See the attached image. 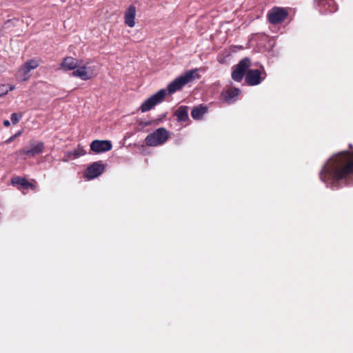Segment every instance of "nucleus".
I'll use <instances>...</instances> for the list:
<instances>
[{"label": "nucleus", "mask_w": 353, "mask_h": 353, "mask_svg": "<svg viewBox=\"0 0 353 353\" xmlns=\"http://www.w3.org/2000/svg\"><path fill=\"white\" fill-rule=\"evenodd\" d=\"M352 175L353 154L345 151L333 155L320 173L321 179L327 183H332Z\"/></svg>", "instance_id": "obj_1"}, {"label": "nucleus", "mask_w": 353, "mask_h": 353, "mask_svg": "<svg viewBox=\"0 0 353 353\" xmlns=\"http://www.w3.org/2000/svg\"><path fill=\"white\" fill-rule=\"evenodd\" d=\"M169 138V132L163 128H159L152 133L149 134L145 139L147 145L155 147L163 144Z\"/></svg>", "instance_id": "obj_2"}, {"label": "nucleus", "mask_w": 353, "mask_h": 353, "mask_svg": "<svg viewBox=\"0 0 353 353\" xmlns=\"http://www.w3.org/2000/svg\"><path fill=\"white\" fill-rule=\"evenodd\" d=\"M196 70H190L185 72L184 74L174 79L168 85V91L170 94H172L181 90L185 85L195 79Z\"/></svg>", "instance_id": "obj_3"}, {"label": "nucleus", "mask_w": 353, "mask_h": 353, "mask_svg": "<svg viewBox=\"0 0 353 353\" xmlns=\"http://www.w3.org/2000/svg\"><path fill=\"white\" fill-rule=\"evenodd\" d=\"M167 94V90L162 89L158 91L154 94L145 100L141 107L140 110L142 112H148L152 110L155 105L161 103Z\"/></svg>", "instance_id": "obj_4"}, {"label": "nucleus", "mask_w": 353, "mask_h": 353, "mask_svg": "<svg viewBox=\"0 0 353 353\" xmlns=\"http://www.w3.org/2000/svg\"><path fill=\"white\" fill-rule=\"evenodd\" d=\"M40 64V61L38 59H31L26 61L20 68L17 70V76L20 81H26L30 78V72L37 68Z\"/></svg>", "instance_id": "obj_5"}, {"label": "nucleus", "mask_w": 353, "mask_h": 353, "mask_svg": "<svg viewBox=\"0 0 353 353\" xmlns=\"http://www.w3.org/2000/svg\"><path fill=\"white\" fill-rule=\"evenodd\" d=\"M250 66V61L248 58L241 60L237 65L233 67L232 78L236 81H241L246 70Z\"/></svg>", "instance_id": "obj_6"}, {"label": "nucleus", "mask_w": 353, "mask_h": 353, "mask_svg": "<svg viewBox=\"0 0 353 353\" xmlns=\"http://www.w3.org/2000/svg\"><path fill=\"white\" fill-rule=\"evenodd\" d=\"M288 11L283 8L274 7L268 13V19L272 24H278L288 17Z\"/></svg>", "instance_id": "obj_7"}, {"label": "nucleus", "mask_w": 353, "mask_h": 353, "mask_svg": "<svg viewBox=\"0 0 353 353\" xmlns=\"http://www.w3.org/2000/svg\"><path fill=\"white\" fill-rule=\"evenodd\" d=\"M265 73L261 72L259 70H250L247 72L245 81L250 85L259 84L265 79Z\"/></svg>", "instance_id": "obj_8"}, {"label": "nucleus", "mask_w": 353, "mask_h": 353, "mask_svg": "<svg viewBox=\"0 0 353 353\" xmlns=\"http://www.w3.org/2000/svg\"><path fill=\"white\" fill-rule=\"evenodd\" d=\"M112 145L110 141L94 140L90 144V149L96 153H101L109 151Z\"/></svg>", "instance_id": "obj_9"}, {"label": "nucleus", "mask_w": 353, "mask_h": 353, "mask_svg": "<svg viewBox=\"0 0 353 353\" xmlns=\"http://www.w3.org/2000/svg\"><path fill=\"white\" fill-rule=\"evenodd\" d=\"M30 146V149L23 148L17 152V153L21 155L25 154L28 157H34L42 153L44 148V144L42 142L32 143Z\"/></svg>", "instance_id": "obj_10"}, {"label": "nucleus", "mask_w": 353, "mask_h": 353, "mask_svg": "<svg viewBox=\"0 0 353 353\" xmlns=\"http://www.w3.org/2000/svg\"><path fill=\"white\" fill-rule=\"evenodd\" d=\"M103 170V165L100 163L95 162L87 168L85 175L88 179H92L101 175Z\"/></svg>", "instance_id": "obj_11"}, {"label": "nucleus", "mask_w": 353, "mask_h": 353, "mask_svg": "<svg viewBox=\"0 0 353 353\" xmlns=\"http://www.w3.org/2000/svg\"><path fill=\"white\" fill-rule=\"evenodd\" d=\"M79 68L74 70L72 75L74 77H79L82 80H88L94 76L93 70L90 67L78 66Z\"/></svg>", "instance_id": "obj_12"}, {"label": "nucleus", "mask_w": 353, "mask_h": 353, "mask_svg": "<svg viewBox=\"0 0 353 353\" xmlns=\"http://www.w3.org/2000/svg\"><path fill=\"white\" fill-rule=\"evenodd\" d=\"M136 8L134 6H130L125 12V24L133 28L135 26Z\"/></svg>", "instance_id": "obj_13"}, {"label": "nucleus", "mask_w": 353, "mask_h": 353, "mask_svg": "<svg viewBox=\"0 0 353 353\" xmlns=\"http://www.w3.org/2000/svg\"><path fill=\"white\" fill-rule=\"evenodd\" d=\"M80 61L73 57H65L61 63V68L64 70H72L79 66Z\"/></svg>", "instance_id": "obj_14"}, {"label": "nucleus", "mask_w": 353, "mask_h": 353, "mask_svg": "<svg viewBox=\"0 0 353 353\" xmlns=\"http://www.w3.org/2000/svg\"><path fill=\"white\" fill-rule=\"evenodd\" d=\"M240 94V90L237 88H230L223 92V98L228 102H233L236 100V97Z\"/></svg>", "instance_id": "obj_15"}, {"label": "nucleus", "mask_w": 353, "mask_h": 353, "mask_svg": "<svg viewBox=\"0 0 353 353\" xmlns=\"http://www.w3.org/2000/svg\"><path fill=\"white\" fill-rule=\"evenodd\" d=\"M11 183L13 185H21L25 188H33V185L30 183L26 179L21 177H14L11 179Z\"/></svg>", "instance_id": "obj_16"}, {"label": "nucleus", "mask_w": 353, "mask_h": 353, "mask_svg": "<svg viewBox=\"0 0 353 353\" xmlns=\"http://www.w3.org/2000/svg\"><path fill=\"white\" fill-rule=\"evenodd\" d=\"M206 108L200 106L195 108L192 110L191 115L194 119H200L202 116L206 112Z\"/></svg>", "instance_id": "obj_17"}, {"label": "nucleus", "mask_w": 353, "mask_h": 353, "mask_svg": "<svg viewBox=\"0 0 353 353\" xmlns=\"http://www.w3.org/2000/svg\"><path fill=\"white\" fill-rule=\"evenodd\" d=\"M188 114L186 107L181 106L176 111V116L177 117L178 120L180 121H185L188 118Z\"/></svg>", "instance_id": "obj_18"}, {"label": "nucleus", "mask_w": 353, "mask_h": 353, "mask_svg": "<svg viewBox=\"0 0 353 353\" xmlns=\"http://www.w3.org/2000/svg\"><path fill=\"white\" fill-rule=\"evenodd\" d=\"M8 93V85L1 84L0 85V97L5 96Z\"/></svg>", "instance_id": "obj_19"}, {"label": "nucleus", "mask_w": 353, "mask_h": 353, "mask_svg": "<svg viewBox=\"0 0 353 353\" xmlns=\"http://www.w3.org/2000/svg\"><path fill=\"white\" fill-rule=\"evenodd\" d=\"M22 117L21 114H19L17 113H13L11 114V121L13 124H17L21 118Z\"/></svg>", "instance_id": "obj_20"}, {"label": "nucleus", "mask_w": 353, "mask_h": 353, "mask_svg": "<svg viewBox=\"0 0 353 353\" xmlns=\"http://www.w3.org/2000/svg\"><path fill=\"white\" fill-rule=\"evenodd\" d=\"M22 134V131L20 130V131H18L17 133H15L14 135H12V137H10L9 139H8L6 141V143H10L11 142H12L17 137H19L21 134Z\"/></svg>", "instance_id": "obj_21"}, {"label": "nucleus", "mask_w": 353, "mask_h": 353, "mask_svg": "<svg viewBox=\"0 0 353 353\" xmlns=\"http://www.w3.org/2000/svg\"><path fill=\"white\" fill-rule=\"evenodd\" d=\"M85 154L84 151L82 149L75 150L73 152L72 154L74 156V158L83 155Z\"/></svg>", "instance_id": "obj_22"}, {"label": "nucleus", "mask_w": 353, "mask_h": 353, "mask_svg": "<svg viewBox=\"0 0 353 353\" xmlns=\"http://www.w3.org/2000/svg\"><path fill=\"white\" fill-rule=\"evenodd\" d=\"M3 125L6 126V127H8L10 126V122L8 121V120H5L3 121Z\"/></svg>", "instance_id": "obj_23"}, {"label": "nucleus", "mask_w": 353, "mask_h": 353, "mask_svg": "<svg viewBox=\"0 0 353 353\" xmlns=\"http://www.w3.org/2000/svg\"><path fill=\"white\" fill-rule=\"evenodd\" d=\"M13 89H14V86L8 85V92L10 90H12Z\"/></svg>", "instance_id": "obj_24"}]
</instances>
